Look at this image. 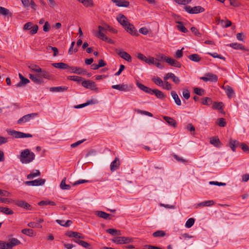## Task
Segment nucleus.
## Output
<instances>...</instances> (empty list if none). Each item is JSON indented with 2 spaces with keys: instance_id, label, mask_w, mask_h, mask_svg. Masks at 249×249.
<instances>
[{
  "instance_id": "nucleus-1",
  "label": "nucleus",
  "mask_w": 249,
  "mask_h": 249,
  "mask_svg": "<svg viewBox=\"0 0 249 249\" xmlns=\"http://www.w3.org/2000/svg\"><path fill=\"white\" fill-rule=\"evenodd\" d=\"M35 158V154L28 149L22 151L18 156V159L23 164L29 163L34 160Z\"/></svg>"
},
{
  "instance_id": "nucleus-2",
  "label": "nucleus",
  "mask_w": 249,
  "mask_h": 249,
  "mask_svg": "<svg viewBox=\"0 0 249 249\" xmlns=\"http://www.w3.org/2000/svg\"><path fill=\"white\" fill-rule=\"evenodd\" d=\"M20 241L17 238H12L10 239L8 242L2 241L0 245V249H13V247L20 245Z\"/></svg>"
},
{
  "instance_id": "nucleus-3",
  "label": "nucleus",
  "mask_w": 249,
  "mask_h": 249,
  "mask_svg": "<svg viewBox=\"0 0 249 249\" xmlns=\"http://www.w3.org/2000/svg\"><path fill=\"white\" fill-rule=\"evenodd\" d=\"M112 241L118 244H124L133 242V238L130 237L118 236L112 239Z\"/></svg>"
},
{
  "instance_id": "nucleus-4",
  "label": "nucleus",
  "mask_w": 249,
  "mask_h": 249,
  "mask_svg": "<svg viewBox=\"0 0 249 249\" xmlns=\"http://www.w3.org/2000/svg\"><path fill=\"white\" fill-rule=\"evenodd\" d=\"M160 58L172 66L179 68L181 67V64L178 61L171 57L162 54L160 56Z\"/></svg>"
},
{
  "instance_id": "nucleus-5",
  "label": "nucleus",
  "mask_w": 249,
  "mask_h": 249,
  "mask_svg": "<svg viewBox=\"0 0 249 249\" xmlns=\"http://www.w3.org/2000/svg\"><path fill=\"white\" fill-rule=\"evenodd\" d=\"M7 132L15 138H31L33 137V135L30 134H26L14 130L7 131Z\"/></svg>"
},
{
  "instance_id": "nucleus-6",
  "label": "nucleus",
  "mask_w": 249,
  "mask_h": 249,
  "mask_svg": "<svg viewBox=\"0 0 249 249\" xmlns=\"http://www.w3.org/2000/svg\"><path fill=\"white\" fill-rule=\"evenodd\" d=\"M185 11L189 14H198L202 13L205 11V9L200 6H195L192 7L190 6H186L184 7Z\"/></svg>"
},
{
  "instance_id": "nucleus-7",
  "label": "nucleus",
  "mask_w": 249,
  "mask_h": 249,
  "mask_svg": "<svg viewBox=\"0 0 249 249\" xmlns=\"http://www.w3.org/2000/svg\"><path fill=\"white\" fill-rule=\"evenodd\" d=\"M113 89H118L121 91H129L133 89V86L131 85H128L127 84H119L115 85L112 86Z\"/></svg>"
},
{
  "instance_id": "nucleus-8",
  "label": "nucleus",
  "mask_w": 249,
  "mask_h": 249,
  "mask_svg": "<svg viewBox=\"0 0 249 249\" xmlns=\"http://www.w3.org/2000/svg\"><path fill=\"white\" fill-rule=\"evenodd\" d=\"M82 85L86 89H90L92 90H97L95 83L91 80H84L82 82Z\"/></svg>"
},
{
  "instance_id": "nucleus-9",
  "label": "nucleus",
  "mask_w": 249,
  "mask_h": 249,
  "mask_svg": "<svg viewBox=\"0 0 249 249\" xmlns=\"http://www.w3.org/2000/svg\"><path fill=\"white\" fill-rule=\"evenodd\" d=\"M98 28L99 30L98 32H100L101 33H104L103 32L107 31H109L113 33H117V31L116 29L105 23H103L102 26L99 25Z\"/></svg>"
},
{
  "instance_id": "nucleus-10",
  "label": "nucleus",
  "mask_w": 249,
  "mask_h": 249,
  "mask_svg": "<svg viewBox=\"0 0 249 249\" xmlns=\"http://www.w3.org/2000/svg\"><path fill=\"white\" fill-rule=\"evenodd\" d=\"M45 182V179L38 178L32 181H26L24 183L28 186H37L44 184Z\"/></svg>"
},
{
  "instance_id": "nucleus-11",
  "label": "nucleus",
  "mask_w": 249,
  "mask_h": 249,
  "mask_svg": "<svg viewBox=\"0 0 249 249\" xmlns=\"http://www.w3.org/2000/svg\"><path fill=\"white\" fill-rule=\"evenodd\" d=\"M116 53L121 58L127 61V62H131L132 61V57L130 56V55L128 54L127 53L119 49H116Z\"/></svg>"
},
{
  "instance_id": "nucleus-12",
  "label": "nucleus",
  "mask_w": 249,
  "mask_h": 249,
  "mask_svg": "<svg viewBox=\"0 0 249 249\" xmlns=\"http://www.w3.org/2000/svg\"><path fill=\"white\" fill-rule=\"evenodd\" d=\"M18 76L20 81L15 85L17 88L25 87L28 83H30V80L25 78L21 74L18 73Z\"/></svg>"
},
{
  "instance_id": "nucleus-13",
  "label": "nucleus",
  "mask_w": 249,
  "mask_h": 249,
  "mask_svg": "<svg viewBox=\"0 0 249 249\" xmlns=\"http://www.w3.org/2000/svg\"><path fill=\"white\" fill-rule=\"evenodd\" d=\"M117 20L124 28L127 26V24L130 23V22L128 21L127 18L123 14H120L118 17H117Z\"/></svg>"
},
{
  "instance_id": "nucleus-14",
  "label": "nucleus",
  "mask_w": 249,
  "mask_h": 249,
  "mask_svg": "<svg viewBox=\"0 0 249 249\" xmlns=\"http://www.w3.org/2000/svg\"><path fill=\"white\" fill-rule=\"evenodd\" d=\"M126 31L132 36H138L139 34L134 26L130 23L124 28Z\"/></svg>"
},
{
  "instance_id": "nucleus-15",
  "label": "nucleus",
  "mask_w": 249,
  "mask_h": 249,
  "mask_svg": "<svg viewBox=\"0 0 249 249\" xmlns=\"http://www.w3.org/2000/svg\"><path fill=\"white\" fill-rule=\"evenodd\" d=\"M69 69H70L71 71V72H73L74 73L78 74H85L87 73L86 70L80 67L70 66Z\"/></svg>"
},
{
  "instance_id": "nucleus-16",
  "label": "nucleus",
  "mask_w": 249,
  "mask_h": 249,
  "mask_svg": "<svg viewBox=\"0 0 249 249\" xmlns=\"http://www.w3.org/2000/svg\"><path fill=\"white\" fill-rule=\"evenodd\" d=\"M15 204L21 208H23L26 210H32V206L27 202L23 200H18L16 201Z\"/></svg>"
},
{
  "instance_id": "nucleus-17",
  "label": "nucleus",
  "mask_w": 249,
  "mask_h": 249,
  "mask_svg": "<svg viewBox=\"0 0 249 249\" xmlns=\"http://www.w3.org/2000/svg\"><path fill=\"white\" fill-rule=\"evenodd\" d=\"M96 36L102 40L106 41L108 43L110 44H113L114 41L111 39L105 36L104 33H101L100 32H97L96 33V35H95Z\"/></svg>"
},
{
  "instance_id": "nucleus-18",
  "label": "nucleus",
  "mask_w": 249,
  "mask_h": 249,
  "mask_svg": "<svg viewBox=\"0 0 249 249\" xmlns=\"http://www.w3.org/2000/svg\"><path fill=\"white\" fill-rule=\"evenodd\" d=\"M73 241L78 245L81 246L82 247L85 248L87 249H93L92 245L83 240H80L79 239H73Z\"/></svg>"
},
{
  "instance_id": "nucleus-19",
  "label": "nucleus",
  "mask_w": 249,
  "mask_h": 249,
  "mask_svg": "<svg viewBox=\"0 0 249 249\" xmlns=\"http://www.w3.org/2000/svg\"><path fill=\"white\" fill-rule=\"evenodd\" d=\"M118 7H128L129 5V2L124 0H112Z\"/></svg>"
},
{
  "instance_id": "nucleus-20",
  "label": "nucleus",
  "mask_w": 249,
  "mask_h": 249,
  "mask_svg": "<svg viewBox=\"0 0 249 249\" xmlns=\"http://www.w3.org/2000/svg\"><path fill=\"white\" fill-rule=\"evenodd\" d=\"M149 94H155L158 98L160 99H163L165 97V95L161 91L157 89H152V91H150Z\"/></svg>"
},
{
  "instance_id": "nucleus-21",
  "label": "nucleus",
  "mask_w": 249,
  "mask_h": 249,
  "mask_svg": "<svg viewBox=\"0 0 249 249\" xmlns=\"http://www.w3.org/2000/svg\"><path fill=\"white\" fill-rule=\"evenodd\" d=\"M53 67L61 70L69 69L70 66L63 62L54 63L51 64Z\"/></svg>"
},
{
  "instance_id": "nucleus-22",
  "label": "nucleus",
  "mask_w": 249,
  "mask_h": 249,
  "mask_svg": "<svg viewBox=\"0 0 249 249\" xmlns=\"http://www.w3.org/2000/svg\"><path fill=\"white\" fill-rule=\"evenodd\" d=\"M120 166V161L118 158H115V160L111 163L110 170L114 171L116 170Z\"/></svg>"
},
{
  "instance_id": "nucleus-23",
  "label": "nucleus",
  "mask_w": 249,
  "mask_h": 249,
  "mask_svg": "<svg viewBox=\"0 0 249 249\" xmlns=\"http://www.w3.org/2000/svg\"><path fill=\"white\" fill-rule=\"evenodd\" d=\"M223 88L225 90V92L228 98H231L232 97V95L234 93V90L232 89V88L229 85L223 86Z\"/></svg>"
},
{
  "instance_id": "nucleus-24",
  "label": "nucleus",
  "mask_w": 249,
  "mask_h": 249,
  "mask_svg": "<svg viewBox=\"0 0 249 249\" xmlns=\"http://www.w3.org/2000/svg\"><path fill=\"white\" fill-rule=\"evenodd\" d=\"M136 85L140 89L144 91L146 93L149 94L150 93V91H152V89L144 86L142 83L139 82L138 81L136 82Z\"/></svg>"
},
{
  "instance_id": "nucleus-25",
  "label": "nucleus",
  "mask_w": 249,
  "mask_h": 249,
  "mask_svg": "<svg viewBox=\"0 0 249 249\" xmlns=\"http://www.w3.org/2000/svg\"><path fill=\"white\" fill-rule=\"evenodd\" d=\"M163 118L170 125L177 127V122L173 118L166 116H163Z\"/></svg>"
},
{
  "instance_id": "nucleus-26",
  "label": "nucleus",
  "mask_w": 249,
  "mask_h": 249,
  "mask_svg": "<svg viewBox=\"0 0 249 249\" xmlns=\"http://www.w3.org/2000/svg\"><path fill=\"white\" fill-rule=\"evenodd\" d=\"M210 142L216 147H220L221 145V142L217 137L211 138Z\"/></svg>"
},
{
  "instance_id": "nucleus-27",
  "label": "nucleus",
  "mask_w": 249,
  "mask_h": 249,
  "mask_svg": "<svg viewBox=\"0 0 249 249\" xmlns=\"http://www.w3.org/2000/svg\"><path fill=\"white\" fill-rule=\"evenodd\" d=\"M95 214L99 217L105 219H111L110 214L103 211H96Z\"/></svg>"
},
{
  "instance_id": "nucleus-28",
  "label": "nucleus",
  "mask_w": 249,
  "mask_h": 249,
  "mask_svg": "<svg viewBox=\"0 0 249 249\" xmlns=\"http://www.w3.org/2000/svg\"><path fill=\"white\" fill-rule=\"evenodd\" d=\"M229 46L236 50H241L244 51H248V50L242 44L237 43H231Z\"/></svg>"
},
{
  "instance_id": "nucleus-29",
  "label": "nucleus",
  "mask_w": 249,
  "mask_h": 249,
  "mask_svg": "<svg viewBox=\"0 0 249 249\" xmlns=\"http://www.w3.org/2000/svg\"><path fill=\"white\" fill-rule=\"evenodd\" d=\"M188 58L192 61L198 62L201 60V57L197 53L189 55Z\"/></svg>"
},
{
  "instance_id": "nucleus-30",
  "label": "nucleus",
  "mask_w": 249,
  "mask_h": 249,
  "mask_svg": "<svg viewBox=\"0 0 249 249\" xmlns=\"http://www.w3.org/2000/svg\"><path fill=\"white\" fill-rule=\"evenodd\" d=\"M171 96H172L173 99L174 100L176 104L178 106H180L181 104V101H180L179 98L178 97V96L176 92V91H172L171 92Z\"/></svg>"
},
{
  "instance_id": "nucleus-31",
  "label": "nucleus",
  "mask_w": 249,
  "mask_h": 249,
  "mask_svg": "<svg viewBox=\"0 0 249 249\" xmlns=\"http://www.w3.org/2000/svg\"><path fill=\"white\" fill-rule=\"evenodd\" d=\"M68 88L67 87H51L50 89V90L52 92H61L65 90H67Z\"/></svg>"
},
{
  "instance_id": "nucleus-32",
  "label": "nucleus",
  "mask_w": 249,
  "mask_h": 249,
  "mask_svg": "<svg viewBox=\"0 0 249 249\" xmlns=\"http://www.w3.org/2000/svg\"><path fill=\"white\" fill-rule=\"evenodd\" d=\"M40 74L38 76L39 77H43L45 79H51L52 78V75L50 73L45 70L41 69V71H40Z\"/></svg>"
},
{
  "instance_id": "nucleus-33",
  "label": "nucleus",
  "mask_w": 249,
  "mask_h": 249,
  "mask_svg": "<svg viewBox=\"0 0 249 249\" xmlns=\"http://www.w3.org/2000/svg\"><path fill=\"white\" fill-rule=\"evenodd\" d=\"M205 75L208 77V80L211 82H216L218 80L217 76L212 73H207Z\"/></svg>"
},
{
  "instance_id": "nucleus-34",
  "label": "nucleus",
  "mask_w": 249,
  "mask_h": 249,
  "mask_svg": "<svg viewBox=\"0 0 249 249\" xmlns=\"http://www.w3.org/2000/svg\"><path fill=\"white\" fill-rule=\"evenodd\" d=\"M21 232L24 234L31 237H33L35 235L34 230L31 229H24L22 230Z\"/></svg>"
},
{
  "instance_id": "nucleus-35",
  "label": "nucleus",
  "mask_w": 249,
  "mask_h": 249,
  "mask_svg": "<svg viewBox=\"0 0 249 249\" xmlns=\"http://www.w3.org/2000/svg\"><path fill=\"white\" fill-rule=\"evenodd\" d=\"M29 78L36 84H41L43 83L42 79L35 76L32 74H29Z\"/></svg>"
},
{
  "instance_id": "nucleus-36",
  "label": "nucleus",
  "mask_w": 249,
  "mask_h": 249,
  "mask_svg": "<svg viewBox=\"0 0 249 249\" xmlns=\"http://www.w3.org/2000/svg\"><path fill=\"white\" fill-rule=\"evenodd\" d=\"M177 23H178L177 27L178 30L184 33H186L188 32V30L183 25L182 21H177Z\"/></svg>"
},
{
  "instance_id": "nucleus-37",
  "label": "nucleus",
  "mask_w": 249,
  "mask_h": 249,
  "mask_svg": "<svg viewBox=\"0 0 249 249\" xmlns=\"http://www.w3.org/2000/svg\"><path fill=\"white\" fill-rule=\"evenodd\" d=\"M38 205L40 206H46L47 205L55 206L56 204L54 202L51 200H42L38 203Z\"/></svg>"
},
{
  "instance_id": "nucleus-38",
  "label": "nucleus",
  "mask_w": 249,
  "mask_h": 249,
  "mask_svg": "<svg viewBox=\"0 0 249 249\" xmlns=\"http://www.w3.org/2000/svg\"><path fill=\"white\" fill-rule=\"evenodd\" d=\"M0 15L3 16L10 15V17L12 16V13L10 12L8 9L1 6H0Z\"/></svg>"
},
{
  "instance_id": "nucleus-39",
  "label": "nucleus",
  "mask_w": 249,
  "mask_h": 249,
  "mask_svg": "<svg viewBox=\"0 0 249 249\" xmlns=\"http://www.w3.org/2000/svg\"><path fill=\"white\" fill-rule=\"evenodd\" d=\"M107 232L112 235H121L122 234L121 232L119 230H117L114 229H109L107 230Z\"/></svg>"
},
{
  "instance_id": "nucleus-40",
  "label": "nucleus",
  "mask_w": 249,
  "mask_h": 249,
  "mask_svg": "<svg viewBox=\"0 0 249 249\" xmlns=\"http://www.w3.org/2000/svg\"><path fill=\"white\" fill-rule=\"evenodd\" d=\"M0 212L7 215H11L14 213L12 210L6 207H0Z\"/></svg>"
},
{
  "instance_id": "nucleus-41",
  "label": "nucleus",
  "mask_w": 249,
  "mask_h": 249,
  "mask_svg": "<svg viewBox=\"0 0 249 249\" xmlns=\"http://www.w3.org/2000/svg\"><path fill=\"white\" fill-rule=\"evenodd\" d=\"M201 103L203 105L210 106L212 104L213 101L210 97H204L202 99Z\"/></svg>"
},
{
  "instance_id": "nucleus-42",
  "label": "nucleus",
  "mask_w": 249,
  "mask_h": 249,
  "mask_svg": "<svg viewBox=\"0 0 249 249\" xmlns=\"http://www.w3.org/2000/svg\"><path fill=\"white\" fill-rule=\"evenodd\" d=\"M66 178L63 179L60 185V187L62 190H69L71 188V186L66 184Z\"/></svg>"
},
{
  "instance_id": "nucleus-43",
  "label": "nucleus",
  "mask_w": 249,
  "mask_h": 249,
  "mask_svg": "<svg viewBox=\"0 0 249 249\" xmlns=\"http://www.w3.org/2000/svg\"><path fill=\"white\" fill-rule=\"evenodd\" d=\"M40 175V171L38 170H35V172H32L29 175H28L27 178L28 179H30L39 176Z\"/></svg>"
},
{
  "instance_id": "nucleus-44",
  "label": "nucleus",
  "mask_w": 249,
  "mask_h": 249,
  "mask_svg": "<svg viewBox=\"0 0 249 249\" xmlns=\"http://www.w3.org/2000/svg\"><path fill=\"white\" fill-rule=\"evenodd\" d=\"M213 200H207L199 203L197 204L198 206H210L214 204Z\"/></svg>"
},
{
  "instance_id": "nucleus-45",
  "label": "nucleus",
  "mask_w": 249,
  "mask_h": 249,
  "mask_svg": "<svg viewBox=\"0 0 249 249\" xmlns=\"http://www.w3.org/2000/svg\"><path fill=\"white\" fill-rule=\"evenodd\" d=\"M166 233L163 231L159 230L153 233V236L155 237H161L165 235Z\"/></svg>"
},
{
  "instance_id": "nucleus-46",
  "label": "nucleus",
  "mask_w": 249,
  "mask_h": 249,
  "mask_svg": "<svg viewBox=\"0 0 249 249\" xmlns=\"http://www.w3.org/2000/svg\"><path fill=\"white\" fill-rule=\"evenodd\" d=\"M28 68L31 69L32 71L39 72L40 71H41V69L36 65H30L28 66Z\"/></svg>"
},
{
  "instance_id": "nucleus-47",
  "label": "nucleus",
  "mask_w": 249,
  "mask_h": 249,
  "mask_svg": "<svg viewBox=\"0 0 249 249\" xmlns=\"http://www.w3.org/2000/svg\"><path fill=\"white\" fill-rule=\"evenodd\" d=\"M37 115V113H34L31 114H28L23 116V118L24 119V122H27L30 121L32 118L36 116Z\"/></svg>"
},
{
  "instance_id": "nucleus-48",
  "label": "nucleus",
  "mask_w": 249,
  "mask_h": 249,
  "mask_svg": "<svg viewBox=\"0 0 249 249\" xmlns=\"http://www.w3.org/2000/svg\"><path fill=\"white\" fill-rule=\"evenodd\" d=\"M236 143H238V141H237L233 140H232V139L230 140L229 143V146H230V147L231 149V150L233 152L235 151V148H236L235 145H236Z\"/></svg>"
},
{
  "instance_id": "nucleus-49",
  "label": "nucleus",
  "mask_w": 249,
  "mask_h": 249,
  "mask_svg": "<svg viewBox=\"0 0 249 249\" xmlns=\"http://www.w3.org/2000/svg\"><path fill=\"white\" fill-rule=\"evenodd\" d=\"M79 232L76 231H66L65 233V235L68 236L69 237H74L77 238V235H78Z\"/></svg>"
},
{
  "instance_id": "nucleus-50",
  "label": "nucleus",
  "mask_w": 249,
  "mask_h": 249,
  "mask_svg": "<svg viewBox=\"0 0 249 249\" xmlns=\"http://www.w3.org/2000/svg\"><path fill=\"white\" fill-rule=\"evenodd\" d=\"M222 102H214L212 107L214 109L221 110L222 109Z\"/></svg>"
},
{
  "instance_id": "nucleus-51",
  "label": "nucleus",
  "mask_w": 249,
  "mask_h": 249,
  "mask_svg": "<svg viewBox=\"0 0 249 249\" xmlns=\"http://www.w3.org/2000/svg\"><path fill=\"white\" fill-rule=\"evenodd\" d=\"M194 90V92L199 96H203L204 95L205 91L202 89L195 88Z\"/></svg>"
},
{
  "instance_id": "nucleus-52",
  "label": "nucleus",
  "mask_w": 249,
  "mask_h": 249,
  "mask_svg": "<svg viewBox=\"0 0 249 249\" xmlns=\"http://www.w3.org/2000/svg\"><path fill=\"white\" fill-rule=\"evenodd\" d=\"M195 219L193 218H190L186 221L185 223L186 227L190 228L194 224Z\"/></svg>"
},
{
  "instance_id": "nucleus-53",
  "label": "nucleus",
  "mask_w": 249,
  "mask_h": 249,
  "mask_svg": "<svg viewBox=\"0 0 249 249\" xmlns=\"http://www.w3.org/2000/svg\"><path fill=\"white\" fill-rule=\"evenodd\" d=\"M67 79L77 82H80L82 80V78L81 77L78 76H69L67 77Z\"/></svg>"
},
{
  "instance_id": "nucleus-54",
  "label": "nucleus",
  "mask_w": 249,
  "mask_h": 249,
  "mask_svg": "<svg viewBox=\"0 0 249 249\" xmlns=\"http://www.w3.org/2000/svg\"><path fill=\"white\" fill-rule=\"evenodd\" d=\"M236 38L239 41H244V40L246 38V36L242 32L239 33L236 35Z\"/></svg>"
},
{
  "instance_id": "nucleus-55",
  "label": "nucleus",
  "mask_w": 249,
  "mask_h": 249,
  "mask_svg": "<svg viewBox=\"0 0 249 249\" xmlns=\"http://www.w3.org/2000/svg\"><path fill=\"white\" fill-rule=\"evenodd\" d=\"M217 124L220 127H224L226 124V122L224 118H219L217 120Z\"/></svg>"
},
{
  "instance_id": "nucleus-56",
  "label": "nucleus",
  "mask_w": 249,
  "mask_h": 249,
  "mask_svg": "<svg viewBox=\"0 0 249 249\" xmlns=\"http://www.w3.org/2000/svg\"><path fill=\"white\" fill-rule=\"evenodd\" d=\"M182 95L185 99H188L190 97L189 90L187 89H184L182 92Z\"/></svg>"
},
{
  "instance_id": "nucleus-57",
  "label": "nucleus",
  "mask_w": 249,
  "mask_h": 249,
  "mask_svg": "<svg viewBox=\"0 0 249 249\" xmlns=\"http://www.w3.org/2000/svg\"><path fill=\"white\" fill-rule=\"evenodd\" d=\"M191 31L194 34L197 36H201V34L199 32L198 30L195 27H192L191 28Z\"/></svg>"
},
{
  "instance_id": "nucleus-58",
  "label": "nucleus",
  "mask_w": 249,
  "mask_h": 249,
  "mask_svg": "<svg viewBox=\"0 0 249 249\" xmlns=\"http://www.w3.org/2000/svg\"><path fill=\"white\" fill-rule=\"evenodd\" d=\"M51 29V26L48 21H46L43 26V30L45 32H49Z\"/></svg>"
},
{
  "instance_id": "nucleus-59",
  "label": "nucleus",
  "mask_w": 249,
  "mask_h": 249,
  "mask_svg": "<svg viewBox=\"0 0 249 249\" xmlns=\"http://www.w3.org/2000/svg\"><path fill=\"white\" fill-rule=\"evenodd\" d=\"M38 27L37 25H33L31 29L30 30V34L34 35L37 32Z\"/></svg>"
},
{
  "instance_id": "nucleus-60",
  "label": "nucleus",
  "mask_w": 249,
  "mask_h": 249,
  "mask_svg": "<svg viewBox=\"0 0 249 249\" xmlns=\"http://www.w3.org/2000/svg\"><path fill=\"white\" fill-rule=\"evenodd\" d=\"M47 50L51 49V50L53 51V56H56L57 55V53H58V50L57 48L54 47H52L51 46H49L47 47Z\"/></svg>"
},
{
  "instance_id": "nucleus-61",
  "label": "nucleus",
  "mask_w": 249,
  "mask_h": 249,
  "mask_svg": "<svg viewBox=\"0 0 249 249\" xmlns=\"http://www.w3.org/2000/svg\"><path fill=\"white\" fill-rule=\"evenodd\" d=\"M152 81L154 82L155 84H156L158 86H160L163 84V82L162 80L159 77H157L156 78H153Z\"/></svg>"
},
{
  "instance_id": "nucleus-62",
  "label": "nucleus",
  "mask_w": 249,
  "mask_h": 249,
  "mask_svg": "<svg viewBox=\"0 0 249 249\" xmlns=\"http://www.w3.org/2000/svg\"><path fill=\"white\" fill-rule=\"evenodd\" d=\"M240 147L244 152L247 153L249 152V147L246 143H241L240 144Z\"/></svg>"
},
{
  "instance_id": "nucleus-63",
  "label": "nucleus",
  "mask_w": 249,
  "mask_h": 249,
  "mask_svg": "<svg viewBox=\"0 0 249 249\" xmlns=\"http://www.w3.org/2000/svg\"><path fill=\"white\" fill-rule=\"evenodd\" d=\"M33 25V23L31 22H28L25 23L23 26L24 30H31Z\"/></svg>"
},
{
  "instance_id": "nucleus-64",
  "label": "nucleus",
  "mask_w": 249,
  "mask_h": 249,
  "mask_svg": "<svg viewBox=\"0 0 249 249\" xmlns=\"http://www.w3.org/2000/svg\"><path fill=\"white\" fill-rule=\"evenodd\" d=\"M143 249H162L160 247L152 246V245H146L143 246Z\"/></svg>"
}]
</instances>
